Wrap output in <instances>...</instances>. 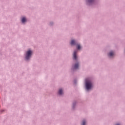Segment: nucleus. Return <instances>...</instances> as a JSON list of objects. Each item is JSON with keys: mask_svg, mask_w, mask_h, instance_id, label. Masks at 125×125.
I'll use <instances>...</instances> for the list:
<instances>
[{"mask_svg": "<svg viewBox=\"0 0 125 125\" xmlns=\"http://www.w3.org/2000/svg\"><path fill=\"white\" fill-rule=\"evenodd\" d=\"M92 87V83L90 80H86V89L89 90Z\"/></svg>", "mask_w": 125, "mask_h": 125, "instance_id": "obj_1", "label": "nucleus"}, {"mask_svg": "<svg viewBox=\"0 0 125 125\" xmlns=\"http://www.w3.org/2000/svg\"><path fill=\"white\" fill-rule=\"evenodd\" d=\"M32 51L29 50L28 51H27V52H26V60H29L30 59V58L31 57V55L32 54Z\"/></svg>", "mask_w": 125, "mask_h": 125, "instance_id": "obj_2", "label": "nucleus"}, {"mask_svg": "<svg viewBox=\"0 0 125 125\" xmlns=\"http://www.w3.org/2000/svg\"><path fill=\"white\" fill-rule=\"evenodd\" d=\"M77 53V51H74V59L75 60H77V56H76Z\"/></svg>", "mask_w": 125, "mask_h": 125, "instance_id": "obj_3", "label": "nucleus"}, {"mask_svg": "<svg viewBox=\"0 0 125 125\" xmlns=\"http://www.w3.org/2000/svg\"><path fill=\"white\" fill-rule=\"evenodd\" d=\"M79 66V64L78 62H77V63H76L75 64L74 67V69H78Z\"/></svg>", "mask_w": 125, "mask_h": 125, "instance_id": "obj_4", "label": "nucleus"}, {"mask_svg": "<svg viewBox=\"0 0 125 125\" xmlns=\"http://www.w3.org/2000/svg\"><path fill=\"white\" fill-rule=\"evenodd\" d=\"M115 55L114 52H110L109 54H108V56L111 57Z\"/></svg>", "mask_w": 125, "mask_h": 125, "instance_id": "obj_5", "label": "nucleus"}, {"mask_svg": "<svg viewBox=\"0 0 125 125\" xmlns=\"http://www.w3.org/2000/svg\"><path fill=\"white\" fill-rule=\"evenodd\" d=\"M59 94L60 95H62L63 94V90H62V89H60Z\"/></svg>", "mask_w": 125, "mask_h": 125, "instance_id": "obj_6", "label": "nucleus"}, {"mask_svg": "<svg viewBox=\"0 0 125 125\" xmlns=\"http://www.w3.org/2000/svg\"><path fill=\"white\" fill-rule=\"evenodd\" d=\"M71 45H75V41L74 40H72L71 42Z\"/></svg>", "mask_w": 125, "mask_h": 125, "instance_id": "obj_7", "label": "nucleus"}, {"mask_svg": "<svg viewBox=\"0 0 125 125\" xmlns=\"http://www.w3.org/2000/svg\"><path fill=\"white\" fill-rule=\"evenodd\" d=\"M26 21V18L25 17H23L22 19V23H24Z\"/></svg>", "mask_w": 125, "mask_h": 125, "instance_id": "obj_8", "label": "nucleus"}, {"mask_svg": "<svg viewBox=\"0 0 125 125\" xmlns=\"http://www.w3.org/2000/svg\"><path fill=\"white\" fill-rule=\"evenodd\" d=\"M77 48H78V49H81V46H80V44H78V45H77Z\"/></svg>", "mask_w": 125, "mask_h": 125, "instance_id": "obj_9", "label": "nucleus"}, {"mask_svg": "<svg viewBox=\"0 0 125 125\" xmlns=\"http://www.w3.org/2000/svg\"><path fill=\"white\" fill-rule=\"evenodd\" d=\"M85 121H83V122H82V125H85Z\"/></svg>", "mask_w": 125, "mask_h": 125, "instance_id": "obj_10", "label": "nucleus"}, {"mask_svg": "<svg viewBox=\"0 0 125 125\" xmlns=\"http://www.w3.org/2000/svg\"><path fill=\"white\" fill-rule=\"evenodd\" d=\"M92 1H93V0H89L88 1V2H92Z\"/></svg>", "mask_w": 125, "mask_h": 125, "instance_id": "obj_11", "label": "nucleus"}, {"mask_svg": "<svg viewBox=\"0 0 125 125\" xmlns=\"http://www.w3.org/2000/svg\"><path fill=\"white\" fill-rule=\"evenodd\" d=\"M120 125L119 124H117V125Z\"/></svg>", "mask_w": 125, "mask_h": 125, "instance_id": "obj_12", "label": "nucleus"}]
</instances>
